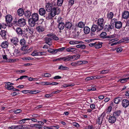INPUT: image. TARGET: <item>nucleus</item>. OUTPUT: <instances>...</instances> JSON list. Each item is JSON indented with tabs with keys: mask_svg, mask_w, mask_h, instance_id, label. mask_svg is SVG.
I'll use <instances>...</instances> for the list:
<instances>
[{
	"mask_svg": "<svg viewBox=\"0 0 129 129\" xmlns=\"http://www.w3.org/2000/svg\"><path fill=\"white\" fill-rule=\"evenodd\" d=\"M27 33L24 30L22 31L20 36H22V37H24V38L26 39L28 38V36L27 34Z\"/></svg>",
	"mask_w": 129,
	"mask_h": 129,
	"instance_id": "obj_34",
	"label": "nucleus"
},
{
	"mask_svg": "<svg viewBox=\"0 0 129 129\" xmlns=\"http://www.w3.org/2000/svg\"><path fill=\"white\" fill-rule=\"evenodd\" d=\"M24 12L22 8H20L17 10V14L20 16H22L24 14Z\"/></svg>",
	"mask_w": 129,
	"mask_h": 129,
	"instance_id": "obj_31",
	"label": "nucleus"
},
{
	"mask_svg": "<svg viewBox=\"0 0 129 129\" xmlns=\"http://www.w3.org/2000/svg\"><path fill=\"white\" fill-rule=\"evenodd\" d=\"M29 120H30L29 118H24L20 120H19L18 121V123L20 124H24L27 122H28L27 121H28Z\"/></svg>",
	"mask_w": 129,
	"mask_h": 129,
	"instance_id": "obj_24",
	"label": "nucleus"
},
{
	"mask_svg": "<svg viewBox=\"0 0 129 129\" xmlns=\"http://www.w3.org/2000/svg\"><path fill=\"white\" fill-rule=\"evenodd\" d=\"M84 32L85 34H88L90 31V28L88 26H86L84 27Z\"/></svg>",
	"mask_w": 129,
	"mask_h": 129,
	"instance_id": "obj_30",
	"label": "nucleus"
},
{
	"mask_svg": "<svg viewBox=\"0 0 129 129\" xmlns=\"http://www.w3.org/2000/svg\"><path fill=\"white\" fill-rule=\"evenodd\" d=\"M58 69L61 70H68L69 69L68 67L65 66H63L62 65L59 66L58 67Z\"/></svg>",
	"mask_w": 129,
	"mask_h": 129,
	"instance_id": "obj_41",
	"label": "nucleus"
},
{
	"mask_svg": "<svg viewBox=\"0 0 129 129\" xmlns=\"http://www.w3.org/2000/svg\"><path fill=\"white\" fill-rule=\"evenodd\" d=\"M52 39L51 38L48 37L45 38V42L49 46L52 45L51 40Z\"/></svg>",
	"mask_w": 129,
	"mask_h": 129,
	"instance_id": "obj_26",
	"label": "nucleus"
},
{
	"mask_svg": "<svg viewBox=\"0 0 129 129\" xmlns=\"http://www.w3.org/2000/svg\"><path fill=\"white\" fill-rule=\"evenodd\" d=\"M85 23L82 21L79 22L77 26L79 28H82L84 27Z\"/></svg>",
	"mask_w": 129,
	"mask_h": 129,
	"instance_id": "obj_35",
	"label": "nucleus"
},
{
	"mask_svg": "<svg viewBox=\"0 0 129 129\" xmlns=\"http://www.w3.org/2000/svg\"><path fill=\"white\" fill-rule=\"evenodd\" d=\"M101 29L100 28L96 25L93 24L91 27L90 35L91 37H94L95 35V32L97 30V31L101 30Z\"/></svg>",
	"mask_w": 129,
	"mask_h": 129,
	"instance_id": "obj_3",
	"label": "nucleus"
},
{
	"mask_svg": "<svg viewBox=\"0 0 129 129\" xmlns=\"http://www.w3.org/2000/svg\"><path fill=\"white\" fill-rule=\"evenodd\" d=\"M9 44L8 41H5L2 42L1 45V47L3 48H7Z\"/></svg>",
	"mask_w": 129,
	"mask_h": 129,
	"instance_id": "obj_19",
	"label": "nucleus"
},
{
	"mask_svg": "<svg viewBox=\"0 0 129 129\" xmlns=\"http://www.w3.org/2000/svg\"><path fill=\"white\" fill-rule=\"evenodd\" d=\"M129 16V12L128 11H124L122 14V17L123 18L127 19Z\"/></svg>",
	"mask_w": 129,
	"mask_h": 129,
	"instance_id": "obj_22",
	"label": "nucleus"
},
{
	"mask_svg": "<svg viewBox=\"0 0 129 129\" xmlns=\"http://www.w3.org/2000/svg\"><path fill=\"white\" fill-rule=\"evenodd\" d=\"M102 44L103 43L102 42H99L96 44L95 43L94 47L96 49H99L102 47Z\"/></svg>",
	"mask_w": 129,
	"mask_h": 129,
	"instance_id": "obj_42",
	"label": "nucleus"
},
{
	"mask_svg": "<svg viewBox=\"0 0 129 129\" xmlns=\"http://www.w3.org/2000/svg\"><path fill=\"white\" fill-rule=\"evenodd\" d=\"M112 22L113 23H115V27L119 29L122 27V23L120 21H118L117 19H113L112 20Z\"/></svg>",
	"mask_w": 129,
	"mask_h": 129,
	"instance_id": "obj_6",
	"label": "nucleus"
},
{
	"mask_svg": "<svg viewBox=\"0 0 129 129\" xmlns=\"http://www.w3.org/2000/svg\"><path fill=\"white\" fill-rule=\"evenodd\" d=\"M22 59L23 60H32L33 59H32L31 58L29 57H23L22 58Z\"/></svg>",
	"mask_w": 129,
	"mask_h": 129,
	"instance_id": "obj_52",
	"label": "nucleus"
},
{
	"mask_svg": "<svg viewBox=\"0 0 129 129\" xmlns=\"http://www.w3.org/2000/svg\"><path fill=\"white\" fill-rule=\"evenodd\" d=\"M48 51L51 54H55L57 53L56 49H52L51 48L49 49Z\"/></svg>",
	"mask_w": 129,
	"mask_h": 129,
	"instance_id": "obj_39",
	"label": "nucleus"
},
{
	"mask_svg": "<svg viewBox=\"0 0 129 129\" xmlns=\"http://www.w3.org/2000/svg\"><path fill=\"white\" fill-rule=\"evenodd\" d=\"M66 48V47H62L56 49V52L57 53L58 52L62 51L64 50H65Z\"/></svg>",
	"mask_w": 129,
	"mask_h": 129,
	"instance_id": "obj_49",
	"label": "nucleus"
},
{
	"mask_svg": "<svg viewBox=\"0 0 129 129\" xmlns=\"http://www.w3.org/2000/svg\"><path fill=\"white\" fill-rule=\"evenodd\" d=\"M129 80V77L119 79L118 82H120L121 83H123L126 82L127 80Z\"/></svg>",
	"mask_w": 129,
	"mask_h": 129,
	"instance_id": "obj_38",
	"label": "nucleus"
},
{
	"mask_svg": "<svg viewBox=\"0 0 129 129\" xmlns=\"http://www.w3.org/2000/svg\"><path fill=\"white\" fill-rule=\"evenodd\" d=\"M113 16V13L111 12H108L107 14V17L109 19H111Z\"/></svg>",
	"mask_w": 129,
	"mask_h": 129,
	"instance_id": "obj_45",
	"label": "nucleus"
},
{
	"mask_svg": "<svg viewBox=\"0 0 129 129\" xmlns=\"http://www.w3.org/2000/svg\"><path fill=\"white\" fill-rule=\"evenodd\" d=\"M12 24L15 25H17L21 27H23L26 24L25 20L23 18L19 19L18 21H14Z\"/></svg>",
	"mask_w": 129,
	"mask_h": 129,
	"instance_id": "obj_2",
	"label": "nucleus"
},
{
	"mask_svg": "<svg viewBox=\"0 0 129 129\" xmlns=\"http://www.w3.org/2000/svg\"><path fill=\"white\" fill-rule=\"evenodd\" d=\"M109 118L108 121L109 123L113 124L116 121V117L113 114H111L109 116Z\"/></svg>",
	"mask_w": 129,
	"mask_h": 129,
	"instance_id": "obj_11",
	"label": "nucleus"
},
{
	"mask_svg": "<svg viewBox=\"0 0 129 129\" xmlns=\"http://www.w3.org/2000/svg\"><path fill=\"white\" fill-rule=\"evenodd\" d=\"M72 125L73 126L77 127H80L79 124L76 122H73L72 123Z\"/></svg>",
	"mask_w": 129,
	"mask_h": 129,
	"instance_id": "obj_55",
	"label": "nucleus"
},
{
	"mask_svg": "<svg viewBox=\"0 0 129 129\" xmlns=\"http://www.w3.org/2000/svg\"><path fill=\"white\" fill-rule=\"evenodd\" d=\"M67 56L68 61H71L72 59H73V60H77L79 58L80 55L79 54H77L73 56L69 55Z\"/></svg>",
	"mask_w": 129,
	"mask_h": 129,
	"instance_id": "obj_10",
	"label": "nucleus"
},
{
	"mask_svg": "<svg viewBox=\"0 0 129 129\" xmlns=\"http://www.w3.org/2000/svg\"><path fill=\"white\" fill-rule=\"evenodd\" d=\"M39 13L40 15L44 16L46 13V12L45 9L43 8H40L39 10Z\"/></svg>",
	"mask_w": 129,
	"mask_h": 129,
	"instance_id": "obj_23",
	"label": "nucleus"
},
{
	"mask_svg": "<svg viewBox=\"0 0 129 129\" xmlns=\"http://www.w3.org/2000/svg\"><path fill=\"white\" fill-rule=\"evenodd\" d=\"M51 76V74L48 73H46L44 74V76L46 77H50Z\"/></svg>",
	"mask_w": 129,
	"mask_h": 129,
	"instance_id": "obj_62",
	"label": "nucleus"
},
{
	"mask_svg": "<svg viewBox=\"0 0 129 129\" xmlns=\"http://www.w3.org/2000/svg\"><path fill=\"white\" fill-rule=\"evenodd\" d=\"M82 43V41H79L76 40L71 41L69 42V43L71 45L77 44H81Z\"/></svg>",
	"mask_w": 129,
	"mask_h": 129,
	"instance_id": "obj_29",
	"label": "nucleus"
},
{
	"mask_svg": "<svg viewBox=\"0 0 129 129\" xmlns=\"http://www.w3.org/2000/svg\"><path fill=\"white\" fill-rule=\"evenodd\" d=\"M25 39L23 38L22 39H21L19 43L22 46L25 45L26 42Z\"/></svg>",
	"mask_w": 129,
	"mask_h": 129,
	"instance_id": "obj_37",
	"label": "nucleus"
},
{
	"mask_svg": "<svg viewBox=\"0 0 129 129\" xmlns=\"http://www.w3.org/2000/svg\"><path fill=\"white\" fill-rule=\"evenodd\" d=\"M71 65L74 67L78 66L76 62H75L71 63Z\"/></svg>",
	"mask_w": 129,
	"mask_h": 129,
	"instance_id": "obj_63",
	"label": "nucleus"
},
{
	"mask_svg": "<svg viewBox=\"0 0 129 129\" xmlns=\"http://www.w3.org/2000/svg\"><path fill=\"white\" fill-rule=\"evenodd\" d=\"M122 98L120 97H117L115 98L114 100V103L116 104H118L120 103L121 100Z\"/></svg>",
	"mask_w": 129,
	"mask_h": 129,
	"instance_id": "obj_32",
	"label": "nucleus"
},
{
	"mask_svg": "<svg viewBox=\"0 0 129 129\" xmlns=\"http://www.w3.org/2000/svg\"><path fill=\"white\" fill-rule=\"evenodd\" d=\"M15 129H22V125H19L16 126Z\"/></svg>",
	"mask_w": 129,
	"mask_h": 129,
	"instance_id": "obj_59",
	"label": "nucleus"
},
{
	"mask_svg": "<svg viewBox=\"0 0 129 129\" xmlns=\"http://www.w3.org/2000/svg\"><path fill=\"white\" fill-rule=\"evenodd\" d=\"M47 36L48 37L51 38L52 40L55 41H57L59 40L58 38L55 34L52 33H50L48 34Z\"/></svg>",
	"mask_w": 129,
	"mask_h": 129,
	"instance_id": "obj_14",
	"label": "nucleus"
},
{
	"mask_svg": "<svg viewBox=\"0 0 129 129\" xmlns=\"http://www.w3.org/2000/svg\"><path fill=\"white\" fill-rule=\"evenodd\" d=\"M28 23L29 26L31 27H34L35 26V22H36L34 20L30 18H29L28 20Z\"/></svg>",
	"mask_w": 129,
	"mask_h": 129,
	"instance_id": "obj_18",
	"label": "nucleus"
},
{
	"mask_svg": "<svg viewBox=\"0 0 129 129\" xmlns=\"http://www.w3.org/2000/svg\"><path fill=\"white\" fill-rule=\"evenodd\" d=\"M12 45L17 47L19 45V41L17 37H13L10 39Z\"/></svg>",
	"mask_w": 129,
	"mask_h": 129,
	"instance_id": "obj_8",
	"label": "nucleus"
},
{
	"mask_svg": "<svg viewBox=\"0 0 129 129\" xmlns=\"http://www.w3.org/2000/svg\"><path fill=\"white\" fill-rule=\"evenodd\" d=\"M31 55L34 56H39V52H37L36 51H34L32 52Z\"/></svg>",
	"mask_w": 129,
	"mask_h": 129,
	"instance_id": "obj_51",
	"label": "nucleus"
},
{
	"mask_svg": "<svg viewBox=\"0 0 129 129\" xmlns=\"http://www.w3.org/2000/svg\"><path fill=\"white\" fill-rule=\"evenodd\" d=\"M63 60L65 62L68 61V56L62 57H60L57 58L55 59V61Z\"/></svg>",
	"mask_w": 129,
	"mask_h": 129,
	"instance_id": "obj_25",
	"label": "nucleus"
},
{
	"mask_svg": "<svg viewBox=\"0 0 129 129\" xmlns=\"http://www.w3.org/2000/svg\"><path fill=\"white\" fill-rule=\"evenodd\" d=\"M5 87L7 89L9 90H13V89H14V87L12 85L6 86Z\"/></svg>",
	"mask_w": 129,
	"mask_h": 129,
	"instance_id": "obj_50",
	"label": "nucleus"
},
{
	"mask_svg": "<svg viewBox=\"0 0 129 129\" xmlns=\"http://www.w3.org/2000/svg\"><path fill=\"white\" fill-rule=\"evenodd\" d=\"M65 27L64 23L63 22H59L58 25V27L60 30L63 29Z\"/></svg>",
	"mask_w": 129,
	"mask_h": 129,
	"instance_id": "obj_28",
	"label": "nucleus"
},
{
	"mask_svg": "<svg viewBox=\"0 0 129 129\" xmlns=\"http://www.w3.org/2000/svg\"><path fill=\"white\" fill-rule=\"evenodd\" d=\"M79 31H77V33H75L73 35V38H76L78 37V36L79 35Z\"/></svg>",
	"mask_w": 129,
	"mask_h": 129,
	"instance_id": "obj_54",
	"label": "nucleus"
},
{
	"mask_svg": "<svg viewBox=\"0 0 129 129\" xmlns=\"http://www.w3.org/2000/svg\"><path fill=\"white\" fill-rule=\"evenodd\" d=\"M105 115V113L103 112L101 115V116L99 117L97 120L96 123L99 125L101 124L103 121V117Z\"/></svg>",
	"mask_w": 129,
	"mask_h": 129,
	"instance_id": "obj_12",
	"label": "nucleus"
},
{
	"mask_svg": "<svg viewBox=\"0 0 129 129\" xmlns=\"http://www.w3.org/2000/svg\"><path fill=\"white\" fill-rule=\"evenodd\" d=\"M23 46L21 48V49L22 50H28V46L26 45H23Z\"/></svg>",
	"mask_w": 129,
	"mask_h": 129,
	"instance_id": "obj_48",
	"label": "nucleus"
},
{
	"mask_svg": "<svg viewBox=\"0 0 129 129\" xmlns=\"http://www.w3.org/2000/svg\"><path fill=\"white\" fill-rule=\"evenodd\" d=\"M22 29L20 27H18L16 28V32L18 36L20 35L22 31Z\"/></svg>",
	"mask_w": 129,
	"mask_h": 129,
	"instance_id": "obj_40",
	"label": "nucleus"
},
{
	"mask_svg": "<svg viewBox=\"0 0 129 129\" xmlns=\"http://www.w3.org/2000/svg\"><path fill=\"white\" fill-rule=\"evenodd\" d=\"M59 128V126L58 125L51 126L50 127L46 125L43 126V128L44 129H58Z\"/></svg>",
	"mask_w": 129,
	"mask_h": 129,
	"instance_id": "obj_20",
	"label": "nucleus"
},
{
	"mask_svg": "<svg viewBox=\"0 0 129 129\" xmlns=\"http://www.w3.org/2000/svg\"><path fill=\"white\" fill-rule=\"evenodd\" d=\"M63 2V0H58L57 4V5L58 6H61Z\"/></svg>",
	"mask_w": 129,
	"mask_h": 129,
	"instance_id": "obj_47",
	"label": "nucleus"
},
{
	"mask_svg": "<svg viewBox=\"0 0 129 129\" xmlns=\"http://www.w3.org/2000/svg\"><path fill=\"white\" fill-rule=\"evenodd\" d=\"M121 113V110H117L113 113V114L116 117L119 116Z\"/></svg>",
	"mask_w": 129,
	"mask_h": 129,
	"instance_id": "obj_27",
	"label": "nucleus"
},
{
	"mask_svg": "<svg viewBox=\"0 0 129 129\" xmlns=\"http://www.w3.org/2000/svg\"><path fill=\"white\" fill-rule=\"evenodd\" d=\"M22 129H28L29 128V126L27 125H22Z\"/></svg>",
	"mask_w": 129,
	"mask_h": 129,
	"instance_id": "obj_53",
	"label": "nucleus"
},
{
	"mask_svg": "<svg viewBox=\"0 0 129 129\" xmlns=\"http://www.w3.org/2000/svg\"><path fill=\"white\" fill-rule=\"evenodd\" d=\"M74 0H69L68 4L69 7H70V8L74 4Z\"/></svg>",
	"mask_w": 129,
	"mask_h": 129,
	"instance_id": "obj_46",
	"label": "nucleus"
},
{
	"mask_svg": "<svg viewBox=\"0 0 129 129\" xmlns=\"http://www.w3.org/2000/svg\"><path fill=\"white\" fill-rule=\"evenodd\" d=\"M0 35L3 39H6L8 36V33L6 31L2 30L0 32Z\"/></svg>",
	"mask_w": 129,
	"mask_h": 129,
	"instance_id": "obj_13",
	"label": "nucleus"
},
{
	"mask_svg": "<svg viewBox=\"0 0 129 129\" xmlns=\"http://www.w3.org/2000/svg\"><path fill=\"white\" fill-rule=\"evenodd\" d=\"M122 50V49L121 47H119L116 49V51L117 52L119 53L121 52Z\"/></svg>",
	"mask_w": 129,
	"mask_h": 129,
	"instance_id": "obj_57",
	"label": "nucleus"
},
{
	"mask_svg": "<svg viewBox=\"0 0 129 129\" xmlns=\"http://www.w3.org/2000/svg\"><path fill=\"white\" fill-rule=\"evenodd\" d=\"M112 109V107L111 106H109L108 107V109H107V112H110L111 111Z\"/></svg>",
	"mask_w": 129,
	"mask_h": 129,
	"instance_id": "obj_64",
	"label": "nucleus"
},
{
	"mask_svg": "<svg viewBox=\"0 0 129 129\" xmlns=\"http://www.w3.org/2000/svg\"><path fill=\"white\" fill-rule=\"evenodd\" d=\"M95 106L94 104H91L90 105V107L92 110L95 109Z\"/></svg>",
	"mask_w": 129,
	"mask_h": 129,
	"instance_id": "obj_58",
	"label": "nucleus"
},
{
	"mask_svg": "<svg viewBox=\"0 0 129 129\" xmlns=\"http://www.w3.org/2000/svg\"><path fill=\"white\" fill-rule=\"evenodd\" d=\"M31 13L30 11L27 10L24 12V14L26 17L29 18L31 15Z\"/></svg>",
	"mask_w": 129,
	"mask_h": 129,
	"instance_id": "obj_21",
	"label": "nucleus"
},
{
	"mask_svg": "<svg viewBox=\"0 0 129 129\" xmlns=\"http://www.w3.org/2000/svg\"><path fill=\"white\" fill-rule=\"evenodd\" d=\"M122 106L126 108L129 105V101L127 99H124L122 102Z\"/></svg>",
	"mask_w": 129,
	"mask_h": 129,
	"instance_id": "obj_17",
	"label": "nucleus"
},
{
	"mask_svg": "<svg viewBox=\"0 0 129 129\" xmlns=\"http://www.w3.org/2000/svg\"><path fill=\"white\" fill-rule=\"evenodd\" d=\"M56 5V3L55 2L52 3H47L45 6L46 10L48 12H51L52 11L53 9H54V12L56 13V14H59L60 12V9L59 8L56 7H53V6H55Z\"/></svg>",
	"mask_w": 129,
	"mask_h": 129,
	"instance_id": "obj_1",
	"label": "nucleus"
},
{
	"mask_svg": "<svg viewBox=\"0 0 129 129\" xmlns=\"http://www.w3.org/2000/svg\"><path fill=\"white\" fill-rule=\"evenodd\" d=\"M12 19V17L10 14H8L6 16L5 21L8 26L11 27L12 26V23L11 22Z\"/></svg>",
	"mask_w": 129,
	"mask_h": 129,
	"instance_id": "obj_5",
	"label": "nucleus"
},
{
	"mask_svg": "<svg viewBox=\"0 0 129 129\" xmlns=\"http://www.w3.org/2000/svg\"><path fill=\"white\" fill-rule=\"evenodd\" d=\"M75 49L73 48L72 47H69L67 48L66 47L65 49V50H66L67 52H72L75 51Z\"/></svg>",
	"mask_w": 129,
	"mask_h": 129,
	"instance_id": "obj_33",
	"label": "nucleus"
},
{
	"mask_svg": "<svg viewBox=\"0 0 129 129\" xmlns=\"http://www.w3.org/2000/svg\"><path fill=\"white\" fill-rule=\"evenodd\" d=\"M61 78V77L59 76H56L54 77L53 78L55 79H58Z\"/></svg>",
	"mask_w": 129,
	"mask_h": 129,
	"instance_id": "obj_60",
	"label": "nucleus"
},
{
	"mask_svg": "<svg viewBox=\"0 0 129 129\" xmlns=\"http://www.w3.org/2000/svg\"><path fill=\"white\" fill-rule=\"evenodd\" d=\"M96 25L101 30L103 28L104 24V19L103 18H100L97 21Z\"/></svg>",
	"mask_w": 129,
	"mask_h": 129,
	"instance_id": "obj_7",
	"label": "nucleus"
},
{
	"mask_svg": "<svg viewBox=\"0 0 129 129\" xmlns=\"http://www.w3.org/2000/svg\"><path fill=\"white\" fill-rule=\"evenodd\" d=\"M112 28L110 25H106L104 27L105 30L106 31H111Z\"/></svg>",
	"mask_w": 129,
	"mask_h": 129,
	"instance_id": "obj_36",
	"label": "nucleus"
},
{
	"mask_svg": "<svg viewBox=\"0 0 129 129\" xmlns=\"http://www.w3.org/2000/svg\"><path fill=\"white\" fill-rule=\"evenodd\" d=\"M54 10L53 9L52 12H49L48 13H46L44 16V17L47 20H49L52 19L53 17H54L56 15V13L54 12Z\"/></svg>",
	"mask_w": 129,
	"mask_h": 129,
	"instance_id": "obj_4",
	"label": "nucleus"
},
{
	"mask_svg": "<svg viewBox=\"0 0 129 129\" xmlns=\"http://www.w3.org/2000/svg\"><path fill=\"white\" fill-rule=\"evenodd\" d=\"M109 71V70H103L101 71V74H106L108 73Z\"/></svg>",
	"mask_w": 129,
	"mask_h": 129,
	"instance_id": "obj_56",
	"label": "nucleus"
},
{
	"mask_svg": "<svg viewBox=\"0 0 129 129\" xmlns=\"http://www.w3.org/2000/svg\"><path fill=\"white\" fill-rule=\"evenodd\" d=\"M107 34L105 32H102L100 35L101 38H113L115 37V34H113L111 36H106Z\"/></svg>",
	"mask_w": 129,
	"mask_h": 129,
	"instance_id": "obj_9",
	"label": "nucleus"
},
{
	"mask_svg": "<svg viewBox=\"0 0 129 129\" xmlns=\"http://www.w3.org/2000/svg\"><path fill=\"white\" fill-rule=\"evenodd\" d=\"M77 48H80L81 49H84L86 48V46L84 44H80L76 46Z\"/></svg>",
	"mask_w": 129,
	"mask_h": 129,
	"instance_id": "obj_43",
	"label": "nucleus"
},
{
	"mask_svg": "<svg viewBox=\"0 0 129 129\" xmlns=\"http://www.w3.org/2000/svg\"><path fill=\"white\" fill-rule=\"evenodd\" d=\"M39 56H40L41 55H46V53L45 52H39Z\"/></svg>",
	"mask_w": 129,
	"mask_h": 129,
	"instance_id": "obj_61",
	"label": "nucleus"
},
{
	"mask_svg": "<svg viewBox=\"0 0 129 129\" xmlns=\"http://www.w3.org/2000/svg\"><path fill=\"white\" fill-rule=\"evenodd\" d=\"M65 25L66 28L68 30H70L72 26L71 22H66Z\"/></svg>",
	"mask_w": 129,
	"mask_h": 129,
	"instance_id": "obj_15",
	"label": "nucleus"
},
{
	"mask_svg": "<svg viewBox=\"0 0 129 129\" xmlns=\"http://www.w3.org/2000/svg\"><path fill=\"white\" fill-rule=\"evenodd\" d=\"M36 29L39 32H42L44 30V28L42 26H39L37 27Z\"/></svg>",
	"mask_w": 129,
	"mask_h": 129,
	"instance_id": "obj_44",
	"label": "nucleus"
},
{
	"mask_svg": "<svg viewBox=\"0 0 129 129\" xmlns=\"http://www.w3.org/2000/svg\"><path fill=\"white\" fill-rule=\"evenodd\" d=\"M31 19L34 20L36 22L39 20V16L38 14L37 13H34L33 14L31 15Z\"/></svg>",
	"mask_w": 129,
	"mask_h": 129,
	"instance_id": "obj_16",
	"label": "nucleus"
}]
</instances>
